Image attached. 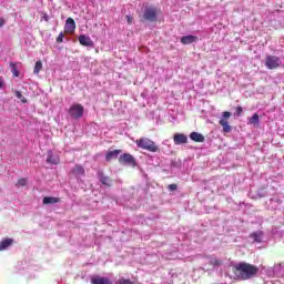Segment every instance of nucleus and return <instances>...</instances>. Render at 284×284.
I'll use <instances>...</instances> for the list:
<instances>
[{
    "instance_id": "f257e3e1",
    "label": "nucleus",
    "mask_w": 284,
    "mask_h": 284,
    "mask_svg": "<svg viewBox=\"0 0 284 284\" xmlns=\"http://www.w3.org/2000/svg\"><path fill=\"white\" fill-rule=\"evenodd\" d=\"M233 274L241 281H250V278H254L258 274V268L247 262H241L233 266Z\"/></svg>"
},
{
    "instance_id": "f03ea898",
    "label": "nucleus",
    "mask_w": 284,
    "mask_h": 284,
    "mask_svg": "<svg viewBox=\"0 0 284 284\" xmlns=\"http://www.w3.org/2000/svg\"><path fill=\"white\" fill-rule=\"evenodd\" d=\"M135 144L141 150H148V152H159V146L154 141L150 140L149 138H141L135 141Z\"/></svg>"
},
{
    "instance_id": "7ed1b4c3",
    "label": "nucleus",
    "mask_w": 284,
    "mask_h": 284,
    "mask_svg": "<svg viewBox=\"0 0 284 284\" xmlns=\"http://www.w3.org/2000/svg\"><path fill=\"white\" fill-rule=\"evenodd\" d=\"M230 116H232V112L224 111L222 113V118L219 121V123L223 128V132L225 134H230V132H232V125H230Z\"/></svg>"
},
{
    "instance_id": "20e7f679",
    "label": "nucleus",
    "mask_w": 284,
    "mask_h": 284,
    "mask_svg": "<svg viewBox=\"0 0 284 284\" xmlns=\"http://www.w3.org/2000/svg\"><path fill=\"white\" fill-rule=\"evenodd\" d=\"M143 19L145 21H158L159 19V9L156 7H145L143 12Z\"/></svg>"
},
{
    "instance_id": "39448f33",
    "label": "nucleus",
    "mask_w": 284,
    "mask_h": 284,
    "mask_svg": "<svg viewBox=\"0 0 284 284\" xmlns=\"http://www.w3.org/2000/svg\"><path fill=\"white\" fill-rule=\"evenodd\" d=\"M265 65L267 70H277V68L283 65V61H281V58L276 55H267L265 59Z\"/></svg>"
},
{
    "instance_id": "423d86ee",
    "label": "nucleus",
    "mask_w": 284,
    "mask_h": 284,
    "mask_svg": "<svg viewBox=\"0 0 284 284\" xmlns=\"http://www.w3.org/2000/svg\"><path fill=\"white\" fill-rule=\"evenodd\" d=\"M119 163L121 165H131V168H136V159H134V155L130 153H123L120 155Z\"/></svg>"
},
{
    "instance_id": "0eeeda50",
    "label": "nucleus",
    "mask_w": 284,
    "mask_h": 284,
    "mask_svg": "<svg viewBox=\"0 0 284 284\" xmlns=\"http://www.w3.org/2000/svg\"><path fill=\"white\" fill-rule=\"evenodd\" d=\"M83 112H85V110L81 104H73L69 109V114L72 119H81V116H83Z\"/></svg>"
},
{
    "instance_id": "6e6552de",
    "label": "nucleus",
    "mask_w": 284,
    "mask_h": 284,
    "mask_svg": "<svg viewBox=\"0 0 284 284\" xmlns=\"http://www.w3.org/2000/svg\"><path fill=\"white\" fill-rule=\"evenodd\" d=\"M75 30H77V22H74V19L68 18L64 26V32L67 34H74Z\"/></svg>"
},
{
    "instance_id": "1a4fd4ad",
    "label": "nucleus",
    "mask_w": 284,
    "mask_h": 284,
    "mask_svg": "<svg viewBox=\"0 0 284 284\" xmlns=\"http://www.w3.org/2000/svg\"><path fill=\"white\" fill-rule=\"evenodd\" d=\"M80 45H84L85 48H93L94 47V42L92 41V39L85 34H81L78 38Z\"/></svg>"
},
{
    "instance_id": "9d476101",
    "label": "nucleus",
    "mask_w": 284,
    "mask_h": 284,
    "mask_svg": "<svg viewBox=\"0 0 284 284\" xmlns=\"http://www.w3.org/2000/svg\"><path fill=\"white\" fill-rule=\"evenodd\" d=\"M173 141L175 145H183L187 143V135L183 133H175L173 136Z\"/></svg>"
},
{
    "instance_id": "9b49d317",
    "label": "nucleus",
    "mask_w": 284,
    "mask_h": 284,
    "mask_svg": "<svg viewBox=\"0 0 284 284\" xmlns=\"http://www.w3.org/2000/svg\"><path fill=\"white\" fill-rule=\"evenodd\" d=\"M71 174H73V176H85V168H83V165L81 164H75L74 168L71 170Z\"/></svg>"
},
{
    "instance_id": "f8f14e48",
    "label": "nucleus",
    "mask_w": 284,
    "mask_h": 284,
    "mask_svg": "<svg viewBox=\"0 0 284 284\" xmlns=\"http://www.w3.org/2000/svg\"><path fill=\"white\" fill-rule=\"evenodd\" d=\"M47 163H50L51 165H59V163H61V160L58 156H54L52 150H49L47 152Z\"/></svg>"
},
{
    "instance_id": "ddd939ff",
    "label": "nucleus",
    "mask_w": 284,
    "mask_h": 284,
    "mask_svg": "<svg viewBox=\"0 0 284 284\" xmlns=\"http://www.w3.org/2000/svg\"><path fill=\"white\" fill-rule=\"evenodd\" d=\"M91 284H112V281L103 276H93L91 277Z\"/></svg>"
},
{
    "instance_id": "4468645a",
    "label": "nucleus",
    "mask_w": 284,
    "mask_h": 284,
    "mask_svg": "<svg viewBox=\"0 0 284 284\" xmlns=\"http://www.w3.org/2000/svg\"><path fill=\"white\" fill-rule=\"evenodd\" d=\"M196 41H199L196 36H184L181 38V43L183 45H190V43H196Z\"/></svg>"
},
{
    "instance_id": "2eb2a0df",
    "label": "nucleus",
    "mask_w": 284,
    "mask_h": 284,
    "mask_svg": "<svg viewBox=\"0 0 284 284\" xmlns=\"http://www.w3.org/2000/svg\"><path fill=\"white\" fill-rule=\"evenodd\" d=\"M43 205H54L57 203H61V197H54V196H45L42 200Z\"/></svg>"
},
{
    "instance_id": "dca6fc26",
    "label": "nucleus",
    "mask_w": 284,
    "mask_h": 284,
    "mask_svg": "<svg viewBox=\"0 0 284 284\" xmlns=\"http://www.w3.org/2000/svg\"><path fill=\"white\" fill-rule=\"evenodd\" d=\"M190 140L194 141L195 143H203L205 142V136L199 132H192L190 134Z\"/></svg>"
},
{
    "instance_id": "f3484780",
    "label": "nucleus",
    "mask_w": 284,
    "mask_h": 284,
    "mask_svg": "<svg viewBox=\"0 0 284 284\" xmlns=\"http://www.w3.org/2000/svg\"><path fill=\"white\" fill-rule=\"evenodd\" d=\"M99 180L102 183V185L112 187V179H110V176H105L103 173H99Z\"/></svg>"
},
{
    "instance_id": "a211bd4d",
    "label": "nucleus",
    "mask_w": 284,
    "mask_h": 284,
    "mask_svg": "<svg viewBox=\"0 0 284 284\" xmlns=\"http://www.w3.org/2000/svg\"><path fill=\"white\" fill-rule=\"evenodd\" d=\"M14 243V240L12 239H3L0 242V252H3V250H8V247H10V245H12Z\"/></svg>"
},
{
    "instance_id": "6ab92c4d",
    "label": "nucleus",
    "mask_w": 284,
    "mask_h": 284,
    "mask_svg": "<svg viewBox=\"0 0 284 284\" xmlns=\"http://www.w3.org/2000/svg\"><path fill=\"white\" fill-rule=\"evenodd\" d=\"M121 150H113V151H109L105 155V161H110L112 159H116L119 156V154H121Z\"/></svg>"
},
{
    "instance_id": "aec40b11",
    "label": "nucleus",
    "mask_w": 284,
    "mask_h": 284,
    "mask_svg": "<svg viewBox=\"0 0 284 284\" xmlns=\"http://www.w3.org/2000/svg\"><path fill=\"white\" fill-rule=\"evenodd\" d=\"M251 239H253L255 243H261V241H263V231L252 233Z\"/></svg>"
},
{
    "instance_id": "412c9836",
    "label": "nucleus",
    "mask_w": 284,
    "mask_h": 284,
    "mask_svg": "<svg viewBox=\"0 0 284 284\" xmlns=\"http://www.w3.org/2000/svg\"><path fill=\"white\" fill-rule=\"evenodd\" d=\"M209 265H212V267H221V265H223V261H221L219 257H211Z\"/></svg>"
},
{
    "instance_id": "4be33fe9",
    "label": "nucleus",
    "mask_w": 284,
    "mask_h": 284,
    "mask_svg": "<svg viewBox=\"0 0 284 284\" xmlns=\"http://www.w3.org/2000/svg\"><path fill=\"white\" fill-rule=\"evenodd\" d=\"M41 70H43V62H41V60H39L36 62L33 73L39 74L41 72Z\"/></svg>"
},
{
    "instance_id": "5701e85b",
    "label": "nucleus",
    "mask_w": 284,
    "mask_h": 284,
    "mask_svg": "<svg viewBox=\"0 0 284 284\" xmlns=\"http://www.w3.org/2000/svg\"><path fill=\"white\" fill-rule=\"evenodd\" d=\"M258 122H260L258 113H254L252 118H250L248 120V123H251V125H258Z\"/></svg>"
},
{
    "instance_id": "b1692460",
    "label": "nucleus",
    "mask_w": 284,
    "mask_h": 284,
    "mask_svg": "<svg viewBox=\"0 0 284 284\" xmlns=\"http://www.w3.org/2000/svg\"><path fill=\"white\" fill-rule=\"evenodd\" d=\"M9 65L11 68V72H12L13 77H19V70L17 69V63L10 62Z\"/></svg>"
},
{
    "instance_id": "393cba45",
    "label": "nucleus",
    "mask_w": 284,
    "mask_h": 284,
    "mask_svg": "<svg viewBox=\"0 0 284 284\" xmlns=\"http://www.w3.org/2000/svg\"><path fill=\"white\" fill-rule=\"evenodd\" d=\"M14 94H16L17 99L21 100L22 103H28V99H26V97H23L21 91H14Z\"/></svg>"
},
{
    "instance_id": "a878e982",
    "label": "nucleus",
    "mask_w": 284,
    "mask_h": 284,
    "mask_svg": "<svg viewBox=\"0 0 284 284\" xmlns=\"http://www.w3.org/2000/svg\"><path fill=\"white\" fill-rule=\"evenodd\" d=\"M17 185H20L21 187H26V185H28V180L26 178H21L18 180Z\"/></svg>"
},
{
    "instance_id": "bb28decb",
    "label": "nucleus",
    "mask_w": 284,
    "mask_h": 284,
    "mask_svg": "<svg viewBox=\"0 0 284 284\" xmlns=\"http://www.w3.org/2000/svg\"><path fill=\"white\" fill-rule=\"evenodd\" d=\"M116 284H134V282H132L131 280H125L123 277H121Z\"/></svg>"
},
{
    "instance_id": "cd10ccee",
    "label": "nucleus",
    "mask_w": 284,
    "mask_h": 284,
    "mask_svg": "<svg viewBox=\"0 0 284 284\" xmlns=\"http://www.w3.org/2000/svg\"><path fill=\"white\" fill-rule=\"evenodd\" d=\"M168 190H170V192H176V190H179V185H176V184H169L168 185Z\"/></svg>"
},
{
    "instance_id": "c85d7f7f",
    "label": "nucleus",
    "mask_w": 284,
    "mask_h": 284,
    "mask_svg": "<svg viewBox=\"0 0 284 284\" xmlns=\"http://www.w3.org/2000/svg\"><path fill=\"white\" fill-rule=\"evenodd\" d=\"M65 34H63V32H60L58 38H57V43H61L64 39Z\"/></svg>"
},
{
    "instance_id": "c756f323",
    "label": "nucleus",
    "mask_w": 284,
    "mask_h": 284,
    "mask_svg": "<svg viewBox=\"0 0 284 284\" xmlns=\"http://www.w3.org/2000/svg\"><path fill=\"white\" fill-rule=\"evenodd\" d=\"M235 112L236 116H241V114H243V106H236Z\"/></svg>"
},
{
    "instance_id": "7c9ffc66",
    "label": "nucleus",
    "mask_w": 284,
    "mask_h": 284,
    "mask_svg": "<svg viewBox=\"0 0 284 284\" xmlns=\"http://www.w3.org/2000/svg\"><path fill=\"white\" fill-rule=\"evenodd\" d=\"M126 21L129 26H132V21H134V18H132V16H126Z\"/></svg>"
},
{
    "instance_id": "2f4dec72",
    "label": "nucleus",
    "mask_w": 284,
    "mask_h": 284,
    "mask_svg": "<svg viewBox=\"0 0 284 284\" xmlns=\"http://www.w3.org/2000/svg\"><path fill=\"white\" fill-rule=\"evenodd\" d=\"M6 26V19L0 18V28H3Z\"/></svg>"
},
{
    "instance_id": "473e14b6",
    "label": "nucleus",
    "mask_w": 284,
    "mask_h": 284,
    "mask_svg": "<svg viewBox=\"0 0 284 284\" xmlns=\"http://www.w3.org/2000/svg\"><path fill=\"white\" fill-rule=\"evenodd\" d=\"M43 20L48 22V21H50V17H48V14H44Z\"/></svg>"
},
{
    "instance_id": "72a5a7b5",
    "label": "nucleus",
    "mask_w": 284,
    "mask_h": 284,
    "mask_svg": "<svg viewBox=\"0 0 284 284\" xmlns=\"http://www.w3.org/2000/svg\"><path fill=\"white\" fill-rule=\"evenodd\" d=\"M0 88H3V81L0 79Z\"/></svg>"
}]
</instances>
